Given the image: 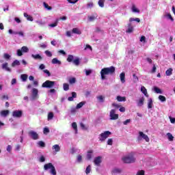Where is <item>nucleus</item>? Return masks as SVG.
<instances>
[{"instance_id":"nucleus-1","label":"nucleus","mask_w":175,"mask_h":175,"mask_svg":"<svg viewBox=\"0 0 175 175\" xmlns=\"http://www.w3.org/2000/svg\"><path fill=\"white\" fill-rule=\"evenodd\" d=\"M116 73V67L114 66H110L107 68H103L100 70V76H101V80L106 79V76L110 75H114Z\"/></svg>"},{"instance_id":"nucleus-2","label":"nucleus","mask_w":175,"mask_h":175,"mask_svg":"<svg viewBox=\"0 0 175 175\" xmlns=\"http://www.w3.org/2000/svg\"><path fill=\"white\" fill-rule=\"evenodd\" d=\"M123 163H135L136 162V158L135 157V153L131 152L126 156L122 158Z\"/></svg>"},{"instance_id":"nucleus-3","label":"nucleus","mask_w":175,"mask_h":175,"mask_svg":"<svg viewBox=\"0 0 175 175\" xmlns=\"http://www.w3.org/2000/svg\"><path fill=\"white\" fill-rule=\"evenodd\" d=\"M67 62H73L74 65L76 66H79V65H80V59L79 57L75 59V56H73V55H68Z\"/></svg>"},{"instance_id":"nucleus-4","label":"nucleus","mask_w":175,"mask_h":175,"mask_svg":"<svg viewBox=\"0 0 175 175\" xmlns=\"http://www.w3.org/2000/svg\"><path fill=\"white\" fill-rule=\"evenodd\" d=\"M49 169H51V171H50L51 174L57 175V171L55 170V167L53 165V163H49L44 165V170H49Z\"/></svg>"},{"instance_id":"nucleus-5","label":"nucleus","mask_w":175,"mask_h":175,"mask_svg":"<svg viewBox=\"0 0 175 175\" xmlns=\"http://www.w3.org/2000/svg\"><path fill=\"white\" fill-rule=\"evenodd\" d=\"M55 85V81L47 80L42 84V88H53Z\"/></svg>"},{"instance_id":"nucleus-6","label":"nucleus","mask_w":175,"mask_h":175,"mask_svg":"<svg viewBox=\"0 0 175 175\" xmlns=\"http://www.w3.org/2000/svg\"><path fill=\"white\" fill-rule=\"evenodd\" d=\"M110 135H111V132L109 131H105L104 133L99 135L98 139L100 142H105V140H106V139H107Z\"/></svg>"},{"instance_id":"nucleus-7","label":"nucleus","mask_w":175,"mask_h":175,"mask_svg":"<svg viewBox=\"0 0 175 175\" xmlns=\"http://www.w3.org/2000/svg\"><path fill=\"white\" fill-rule=\"evenodd\" d=\"M12 117L14 118H21L23 117V111L21 110H15L12 112Z\"/></svg>"},{"instance_id":"nucleus-8","label":"nucleus","mask_w":175,"mask_h":175,"mask_svg":"<svg viewBox=\"0 0 175 175\" xmlns=\"http://www.w3.org/2000/svg\"><path fill=\"white\" fill-rule=\"evenodd\" d=\"M28 135L33 140H38L39 139V134L33 131H29Z\"/></svg>"},{"instance_id":"nucleus-9","label":"nucleus","mask_w":175,"mask_h":175,"mask_svg":"<svg viewBox=\"0 0 175 175\" xmlns=\"http://www.w3.org/2000/svg\"><path fill=\"white\" fill-rule=\"evenodd\" d=\"M110 120H118V114L116 113V109H111L109 113Z\"/></svg>"},{"instance_id":"nucleus-10","label":"nucleus","mask_w":175,"mask_h":175,"mask_svg":"<svg viewBox=\"0 0 175 175\" xmlns=\"http://www.w3.org/2000/svg\"><path fill=\"white\" fill-rule=\"evenodd\" d=\"M140 137H142V139H144V140H145L147 142H150V138L148 137V135L144 134L143 131L139 132V137H138L139 140H140Z\"/></svg>"},{"instance_id":"nucleus-11","label":"nucleus","mask_w":175,"mask_h":175,"mask_svg":"<svg viewBox=\"0 0 175 175\" xmlns=\"http://www.w3.org/2000/svg\"><path fill=\"white\" fill-rule=\"evenodd\" d=\"M94 163L96 166H100V164L102 163V157L98 156L96 157L94 160Z\"/></svg>"},{"instance_id":"nucleus-12","label":"nucleus","mask_w":175,"mask_h":175,"mask_svg":"<svg viewBox=\"0 0 175 175\" xmlns=\"http://www.w3.org/2000/svg\"><path fill=\"white\" fill-rule=\"evenodd\" d=\"M39 91L36 88H33L32 90V99L35 100L38 98V94Z\"/></svg>"},{"instance_id":"nucleus-13","label":"nucleus","mask_w":175,"mask_h":175,"mask_svg":"<svg viewBox=\"0 0 175 175\" xmlns=\"http://www.w3.org/2000/svg\"><path fill=\"white\" fill-rule=\"evenodd\" d=\"M92 154H94V150H90L88 151L86 157L88 161H91V159H92Z\"/></svg>"},{"instance_id":"nucleus-14","label":"nucleus","mask_w":175,"mask_h":175,"mask_svg":"<svg viewBox=\"0 0 175 175\" xmlns=\"http://www.w3.org/2000/svg\"><path fill=\"white\" fill-rule=\"evenodd\" d=\"M71 94L72 96L68 98V100H69V102H73V99H75V98H77V94L75 92H72Z\"/></svg>"},{"instance_id":"nucleus-15","label":"nucleus","mask_w":175,"mask_h":175,"mask_svg":"<svg viewBox=\"0 0 175 175\" xmlns=\"http://www.w3.org/2000/svg\"><path fill=\"white\" fill-rule=\"evenodd\" d=\"M128 27V29L126 30V33H132V32H133V26H132V23H129Z\"/></svg>"},{"instance_id":"nucleus-16","label":"nucleus","mask_w":175,"mask_h":175,"mask_svg":"<svg viewBox=\"0 0 175 175\" xmlns=\"http://www.w3.org/2000/svg\"><path fill=\"white\" fill-rule=\"evenodd\" d=\"M52 150H54L55 152H59L61 151V147H59V145L55 144L52 146Z\"/></svg>"},{"instance_id":"nucleus-17","label":"nucleus","mask_w":175,"mask_h":175,"mask_svg":"<svg viewBox=\"0 0 175 175\" xmlns=\"http://www.w3.org/2000/svg\"><path fill=\"white\" fill-rule=\"evenodd\" d=\"M8 63H4L2 64V69H5V70H7V72H12V69L9 68Z\"/></svg>"},{"instance_id":"nucleus-18","label":"nucleus","mask_w":175,"mask_h":175,"mask_svg":"<svg viewBox=\"0 0 175 175\" xmlns=\"http://www.w3.org/2000/svg\"><path fill=\"white\" fill-rule=\"evenodd\" d=\"M72 32V33H76L77 35H81V31L77 27L73 28Z\"/></svg>"},{"instance_id":"nucleus-19","label":"nucleus","mask_w":175,"mask_h":175,"mask_svg":"<svg viewBox=\"0 0 175 175\" xmlns=\"http://www.w3.org/2000/svg\"><path fill=\"white\" fill-rule=\"evenodd\" d=\"M116 99L118 102H125L126 100V98L125 96H118L116 97Z\"/></svg>"},{"instance_id":"nucleus-20","label":"nucleus","mask_w":175,"mask_h":175,"mask_svg":"<svg viewBox=\"0 0 175 175\" xmlns=\"http://www.w3.org/2000/svg\"><path fill=\"white\" fill-rule=\"evenodd\" d=\"M9 110H3L1 111V116H2V117H8V116H9Z\"/></svg>"},{"instance_id":"nucleus-21","label":"nucleus","mask_w":175,"mask_h":175,"mask_svg":"<svg viewBox=\"0 0 175 175\" xmlns=\"http://www.w3.org/2000/svg\"><path fill=\"white\" fill-rule=\"evenodd\" d=\"M52 64H53V65H61L62 62H61V61L58 60V59H57V58H53V59H52Z\"/></svg>"},{"instance_id":"nucleus-22","label":"nucleus","mask_w":175,"mask_h":175,"mask_svg":"<svg viewBox=\"0 0 175 175\" xmlns=\"http://www.w3.org/2000/svg\"><path fill=\"white\" fill-rule=\"evenodd\" d=\"M23 16L24 17H26L27 20H28V21H33V18L30 16V15H28V14H27L26 12H25L23 14Z\"/></svg>"},{"instance_id":"nucleus-23","label":"nucleus","mask_w":175,"mask_h":175,"mask_svg":"<svg viewBox=\"0 0 175 175\" xmlns=\"http://www.w3.org/2000/svg\"><path fill=\"white\" fill-rule=\"evenodd\" d=\"M32 58H33L34 59H40V61H42V59H43V58L42 57V56L39 54L37 55H31Z\"/></svg>"},{"instance_id":"nucleus-24","label":"nucleus","mask_w":175,"mask_h":175,"mask_svg":"<svg viewBox=\"0 0 175 175\" xmlns=\"http://www.w3.org/2000/svg\"><path fill=\"white\" fill-rule=\"evenodd\" d=\"M122 170L120 168H114L112 170V174H120L121 173Z\"/></svg>"},{"instance_id":"nucleus-25","label":"nucleus","mask_w":175,"mask_h":175,"mask_svg":"<svg viewBox=\"0 0 175 175\" xmlns=\"http://www.w3.org/2000/svg\"><path fill=\"white\" fill-rule=\"evenodd\" d=\"M120 78L122 83H125V72L120 73Z\"/></svg>"},{"instance_id":"nucleus-26","label":"nucleus","mask_w":175,"mask_h":175,"mask_svg":"<svg viewBox=\"0 0 175 175\" xmlns=\"http://www.w3.org/2000/svg\"><path fill=\"white\" fill-rule=\"evenodd\" d=\"M166 76H172L173 75V68H169L165 71Z\"/></svg>"},{"instance_id":"nucleus-27","label":"nucleus","mask_w":175,"mask_h":175,"mask_svg":"<svg viewBox=\"0 0 175 175\" xmlns=\"http://www.w3.org/2000/svg\"><path fill=\"white\" fill-rule=\"evenodd\" d=\"M141 91L144 94V95H145V96H148V95L147 94V89H146L144 86H142Z\"/></svg>"},{"instance_id":"nucleus-28","label":"nucleus","mask_w":175,"mask_h":175,"mask_svg":"<svg viewBox=\"0 0 175 175\" xmlns=\"http://www.w3.org/2000/svg\"><path fill=\"white\" fill-rule=\"evenodd\" d=\"M167 136L168 137L169 142H173L174 137H173V135H172V133H167Z\"/></svg>"},{"instance_id":"nucleus-29","label":"nucleus","mask_w":175,"mask_h":175,"mask_svg":"<svg viewBox=\"0 0 175 175\" xmlns=\"http://www.w3.org/2000/svg\"><path fill=\"white\" fill-rule=\"evenodd\" d=\"M20 66V61L15 60L12 63V68H14V66Z\"/></svg>"},{"instance_id":"nucleus-30","label":"nucleus","mask_w":175,"mask_h":175,"mask_svg":"<svg viewBox=\"0 0 175 175\" xmlns=\"http://www.w3.org/2000/svg\"><path fill=\"white\" fill-rule=\"evenodd\" d=\"M98 18V15L96 14L95 16H89L88 19L90 21H94Z\"/></svg>"},{"instance_id":"nucleus-31","label":"nucleus","mask_w":175,"mask_h":175,"mask_svg":"<svg viewBox=\"0 0 175 175\" xmlns=\"http://www.w3.org/2000/svg\"><path fill=\"white\" fill-rule=\"evenodd\" d=\"M98 5L100 6V8H105V0H99Z\"/></svg>"},{"instance_id":"nucleus-32","label":"nucleus","mask_w":175,"mask_h":175,"mask_svg":"<svg viewBox=\"0 0 175 175\" xmlns=\"http://www.w3.org/2000/svg\"><path fill=\"white\" fill-rule=\"evenodd\" d=\"M43 5H44V8H45V9H47V10H51V9H53V8L49 5V4H47V3L46 2H44Z\"/></svg>"},{"instance_id":"nucleus-33","label":"nucleus","mask_w":175,"mask_h":175,"mask_svg":"<svg viewBox=\"0 0 175 175\" xmlns=\"http://www.w3.org/2000/svg\"><path fill=\"white\" fill-rule=\"evenodd\" d=\"M54 118V113L53 112H49L48 113V120L50 121V120H53Z\"/></svg>"},{"instance_id":"nucleus-34","label":"nucleus","mask_w":175,"mask_h":175,"mask_svg":"<svg viewBox=\"0 0 175 175\" xmlns=\"http://www.w3.org/2000/svg\"><path fill=\"white\" fill-rule=\"evenodd\" d=\"M132 21H136L137 23H140V18H129V22L132 23Z\"/></svg>"},{"instance_id":"nucleus-35","label":"nucleus","mask_w":175,"mask_h":175,"mask_svg":"<svg viewBox=\"0 0 175 175\" xmlns=\"http://www.w3.org/2000/svg\"><path fill=\"white\" fill-rule=\"evenodd\" d=\"M85 104V101H82L77 105V109H81L83 105Z\"/></svg>"},{"instance_id":"nucleus-36","label":"nucleus","mask_w":175,"mask_h":175,"mask_svg":"<svg viewBox=\"0 0 175 175\" xmlns=\"http://www.w3.org/2000/svg\"><path fill=\"white\" fill-rule=\"evenodd\" d=\"M132 10L134 13H139L140 12V10H139L137 8H136V5H133Z\"/></svg>"},{"instance_id":"nucleus-37","label":"nucleus","mask_w":175,"mask_h":175,"mask_svg":"<svg viewBox=\"0 0 175 175\" xmlns=\"http://www.w3.org/2000/svg\"><path fill=\"white\" fill-rule=\"evenodd\" d=\"M148 107L149 109H152V98H150V99L148 100Z\"/></svg>"},{"instance_id":"nucleus-38","label":"nucleus","mask_w":175,"mask_h":175,"mask_svg":"<svg viewBox=\"0 0 175 175\" xmlns=\"http://www.w3.org/2000/svg\"><path fill=\"white\" fill-rule=\"evenodd\" d=\"M21 79L23 80V81H27V79H28V75L25 74L21 75Z\"/></svg>"},{"instance_id":"nucleus-39","label":"nucleus","mask_w":175,"mask_h":175,"mask_svg":"<svg viewBox=\"0 0 175 175\" xmlns=\"http://www.w3.org/2000/svg\"><path fill=\"white\" fill-rule=\"evenodd\" d=\"M72 126L73 129L75 131V133H77V123L72 122Z\"/></svg>"},{"instance_id":"nucleus-40","label":"nucleus","mask_w":175,"mask_h":175,"mask_svg":"<svg viewBox=\"0 0 175 175\" xmlns=\"http://www.w3.org/2000/svg\"><path fill=\"white\" fill-rule=\"evenodd\" d=\"M22 50V53H28L29 51V49H28V47L24 46L21 48Z\"/></svg>"},{"instance_id":"nucleus-41","label":"nucleus","mask_w":175,"mask_h":175,"mask_svg":"<svg viewBox=\"0 0 175 175\" xmlns=\"http://www.w3.org/2000/svg\"><path fill=\"white\" fill-rule=\"evenodd\" d=\"M63 88H64V91H69V84L64 83L63 84Z\"/></svg>"},{"instance_id":"nucleus-42","label":"nucleus","mask_w":175,"mask_h":175,"mask_svg":"<svg viewBox=\"0 0 175 175\" xmlns=\"http://www.w3.org/2000/svg\"><path fill=\"white\" fill-rule=\"evenodd\" d=\"M159 99L161 100V102H166V97L163 95L159 96Z\"/></svg>"},{"instance_id":"nucleus-43","label":"nucleus","mask_w":175,"mask_h":175,"mask_svg":"<svg viewBox=\"0 0 175 175\" xmlns=\"http://www.w3.org/2000/svg\"><path fill=\"white\" fill-rule=\"evenodd\" d=\"M154 92H156V94H162V90L161 89H159L157 87H154Z\"/></svg>"},{"instance_id":"nucleus-44","label":"nucleus","mask_w":175,"mask_h":175,"mask_svg":"<svg viewBox=\"0 0 175 175\" xmlns=\"http://www.w3.org/2000/svg\"><path fill=\"white\" fill-rule=\"evenodd\" d=\"M144 103V98H142L139 99V102H138V106H143Z\"/></svg>"},{"instance_id":"nucleus-45","label":"nucleus","mask_w":175,"mask_h":175,"mask_svg":"<svg viewBox=\"0 0 175 175\" xmlns=\"http://www.w3.org/2000/svg\"><path fill=\"white\" fill-rule=\"evenodd\" d=\"M69 83L70 84H75L76 83V78L75 77H71L69 79Z\"/></svg>"},{"instance_id":"nucleus-46","label":"nucleus","mask_w":175,"mask_h":175,"mask_svg":"<svg viewBox=\"0 0 175 175\" xmlns=\"http://www.w3.org/2000/svg\"><path fill=\"white\" fill-rule=\"evenodd\" d=\"M97 99L102 103H103V102H105V97H103V96H97Z\"/></svg>"},{"instance_id":"nucleus-47","label":"nucleus","mask_w":175,"mask_h":175,"mask_svg":"<svg viewBox=\"0 0 175 175\" xmlns=\"http://www.w3.org/2000/svg\"><path fill=\"white\" fill-rule=\"evenodd\" d=\"M80 126L83 131H87L88 129V127L85 126V124L83 123H81Z\"/></svg>"},{"instance_id":"nucleus-48","label":"nucleus","mask_w":175,"mask_h":175,"mask_svg":"<svg viewBox=\"0 0 175 175\" xmlns=\"http://www.w3.org/2000/svg\"><path fill=\"white\" fill-rule=\"evenodd\" d=\"M3 58H4V59H6L8 61V60L10 59V55H9L8 53H4Z\"/></svg>"},{"instance_id":"nucleus-49","label":"nucleus","mask_w":175,"mask_h":175,"mask_svg":"<svg viewBox=\"0 0 175 175\" xmlns=\"http://www.w3.org/2000/svg\"><path fill=\"white\" fill-rule=\"evenodd\" d=\"M43 133L44 135H47V133H50V129H49V128L47 127L44 128Z\"/></svg>"},{"instance_id":"nucleus-50","label":"nucleus","mask_w":175,"mask_h":175,"mask_svg":"<svg viewBox=\"0 0 175 175\" xmlns=\"http://www.w3.org/2000/svg\"><path fill=\"white\" fill-rule=\"evenodd\" d=\"M85 173L86 174H90V173H91V165H88L86 167Z\"/></svg>"},{"instance_id":"nucleus-51","label":"nucleus","mask_w":175,"mask_h":175,"mask_svg":"<svg viewBox=\"0 0 175 175\" xmlns=\"http://www.w3.org/2000/svg\"><path fill=\"white\" fill-rule=\"evenodd\" d=\"M1 99L2 100H9V96L8 95H3L1 97Z\"/></svg>"},{"instance_id":"nucleus-52","label":"nucleus","mask_w":175,"mask_h":175,"mask_svg":"<svg viewBox=\"0 0 175 175\" xmlns=\"http://www.w3.org/2000/svg\"><path fill=\"white\" fill-rule=\"evenodd\" d=\"M38 144L40 147H46V144H44V142L42 141H39Z\"/></svg>"},{"instance_id":"nucleus-53","label":"nucleus","mask_w":175,"mask_h":175,"mask_svg":"<svg viewBox=\"0 0 175 175\" xmlns=\"http://www.w3.org/2000/svg\"><path fill=\"white\" fill-rule=\"evenodd\" d=\"M57 25H58V21H56L54 23L49 25V27H51V28H54L55 27H57Z\"/></svg>"},{"instance_id":"nucleus-54","label":"nucleus","mask_w":175,"mask_h":175,"mask_svg":"<svg viewBox=\"0 0 175 175\" xmlns=\"http://www.w3.org/2000/svg\"><path fill=\"white\" fill-rule=\"evenodd\" d=\"M112 106L113 107H115L116 109H120V107H121L120 105H118V104H117L116 103H112Z\"/></svg>"},{"instance_id":"nucleus-55","label":"nucleus","mask_w":175,"mask_h":175,"mask_svg":"<svg viewBox=\"0 0 175 175\" xmlns=\"http://www.w3.org/2000/svg\"><path fill=\"white\" fill-rule=\"evenodd\" d=\"M16 53L18 57H21V55H23V51L21 49H18Z\"/></svg>"},{"instance_id":"nucleus-56","label":"nucleus","mask_w":175,"mask_h":175,"mask_svg":"<svg viewBox=\"0 0 175 175\" xmlns=\"http://www.w3.org/2000/svg\"><path fill=\"white\" fill-rule=\"evenodd\" d=\"M45 54L47 57H53V53H51L49 51H45Z\"/></svg>"},{"instance_id":"nucleus-57","label":"nucleus","mask_w":175,"mask_h":175,"mask_svg":"<svg viewBox=\"0 0 175 175\" xmlns=\"http://www.w3.org/2000/svg\"><path fill=\"white\" fill-rule=\"evenodd\" d=\"M166 17H167L168 18H170V20H171V21H174V19L173 18V16H172V14H166Z\"/></svg>"},{"instance_id":"nucleus-58","label":"nucleus","mask_w":175,"mask_h":175,"mask_svg":"<svg viewBox=\"0 0 175 175\" xmlns=\"http://www.w3.org/2000/svg\"><path fill=\"white\" fill-rule=\"evenodd\" d=\"M79 0H67V1L69 3H72L73 5L75 4V3H77V1H78Z\"/></svg>"},{"instance_id":"nucleus-59","label":"nucleus","mask_w":175,"mask_h":175,"mask_svg":"<svg viewBox=\"0 0 175 175\" xmlns=\"http://www.w3.org/2000/svg\"><path fill=\"white\" fill-rule=\"evenodd\" d=\"M108 146H113V139L110 138L107 141Z\"/></svg>"},{"instance_id":"nucleus-60","label":"nucleus","mask_w":175,"mask_h":175,"mask_svg":"<svg viewBox=\"0 0 175 175\" xmlns=\"http://www.w3.org/2000/svg\"><path fill=\"white\" fill-rule=\"evenodd\" d=\"M43 72L44 73H46L49 77L51 76V73H50V71H49V70H44Z\"/></svg>"},{"instance_id":"nucleus-61","label":"nucleus","mask_w":175,"mask_h":175,"mask_svg":"<svg viewBox=\"0 0 175 175\" xmlns=\"http://www.w3.org/2000/svg\"><path fill=\"white\" fill-rule=\"evenodd\" d=\"M91 73H92V70H85L86 76H90V75H91Z\"/></svg>"},{"instance_id":"nucleus-62","label":"nucleus","mask_w":175,"mask_h":175,"mask_svg":"<svg viewBox=\"0 0 175 175\" xmlns=\"http://www.w3.org/2000/svg\"><path fill=\"white\" fill-rule=\"evenodd\" d=\"M131 122V119H127L124 122H123L124 125H128Z\"/></svg>"},{"instance_id":"nucleus-63","label":"nucleus","mask_w":175,"mask_h":175,"mask_svg":"<svg viewBox=\"0 0 175 175\" xmlns=\"http://www.w3.org/2000/svg\"><path fill=\"white\" fill-rule=\"evenodd\" d=\"M7 151H8V152H12V146L8 145V146H7Z\"/></svg>"},{"instance_id":"nucleus-64","label":"nucleus","mask_w":175,"mask_h":175,"mask_svg":"<svg viewBox=\"0 0 175 175\" xmlns=\"http://www.w3.org/2000/svg\"><path fill=\"white\" fill-rule=\"evenodd\" d=\"M46 161V159L44 158V156H41L40 157V162H44Z\"/></svg>"}]
</instances>
